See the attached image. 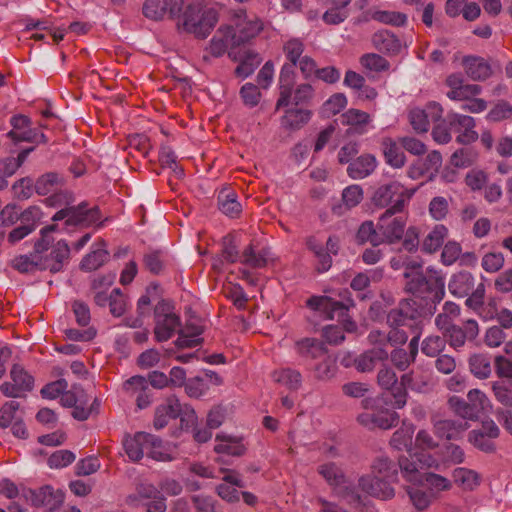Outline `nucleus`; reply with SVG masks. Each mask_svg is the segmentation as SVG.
Instances as JSON below:
<instances>
[{
	"instance_id": "1",
	"label": "nucleus",
	"mask_w": 512,
	"mask_h": 512,
	"mask_svg": "<svg viewBox=\"0 0 512 512\" xmlns=\"http://www.w3.org/2000/svg\"><path fill=\"white\" fill-rule=\"evenodd\" d=\"M407 279L405 289L408 293L428 306L440 303L445 296V278L440 271L427 268L426 272H404Z\"/></svg>"
},
{
	"instance_id": "2",
	"label": "nucleus",
	"mask_w": 512,
	"mask_h": 512,
	"mask_svg": "<svg viewBox=\"0 0 512 512\" xmlns=\"http://www.w3.org/2000/svg\"><path fill=\"white\" fill-rule=\"evenodd\" d=\"M344 295H349V291L345 290ZM306 304L309 308L317 310L325 315L326 319L337 318L343 323L345 331L353 333L357 330V324L348 318L350 307L354 306L353 299L350 296L343 297V300L337 301L328 296H312Z\"/></svg>"
},
{
	"instance_id": "3",
	"label": "nucleus",
	"mask_w": 512,
	"mask_h": 512,
	"mask_svg": "<svg viewBox=\"0 0 512 512\" xmlns=\"http://www.w3.org/2000/svg\"><path fill=\"white\" fill-rule=\"evenodd\" d=\"M54 253L58 259L54 262L49 259H42V256L33 253L31 256L20 255L15 257L11 261V266L21 273L36 270H49L56 273L62 270L64 261L69 258L70 248L67 243H60Z\"/></svg>"
},
{
	"instance_id": "4",
	"label": "nucleus",
	"mask_w": 512,
	"mask_h": 512,
	"mask_svg": "<svg viewBox=\"0 0 512 512\" xmlns=\"http://www.w3.org/2000/svg\"><path fill=\"white\" fill-rule=\"evenodd\" d=\"M414 190L406 189L400 182L392 181L380 185L371 197L372 204L379 209L404 211Z\"/></svg>"
},
{
	"instance_id": "5",
	"label": "nucleus",
	"mask_w": 512,
	"mask_h": 512,
	"mask_svg": "<svg viewBox=\"0 0 512 512\" xmlns=\"http://www.w3.org/2000/svg\"><path fill=\"white\" fill-rule=\"evenodd\" d=\"M217 21L216 11L213 9L202 11L199 3L188 4L183 11V25L185 29L198 38H206Z\"/></svg>"
},
{
	"instance_id": "6",
	"label": "nucleus",
	"mask_w": 512,
	"mask_h": 512,
	"mask_svg": "<svg viewBox=\"0 0 512 512\" xmlns=\"http://www.w3.org/2000/svg\"><path fill=\"white\" fill-rule=\"evenodd\" d=\"M154 335L158 342L169 340L180 329V317L169 301L162 300L154 308Z\"/></svg>"
},
{
	"instance_id": "7",
	"label": "nucleus",
	"mask_w": 512,
	"mask_h": 512,
	"mask_svg": "<svg viewBox=\"0 0 512 512\" xmlns=\"http://www.w3.org/2000/svg\"><path fill=\"white\" fill-rule=\"evenodd\" d=\"M407 216L403 211L385 210L377 221V229L381 233L383 243L395 244L405 233Z\"/></svg>"
},
{
	"instance_id": "8",
	"label": "nucleus",
	"mask_w": 512,
	"mask_h": 512,
	"mask_svg": "<svg viewBox=\"0 0 512 512\" xmlns=\"http://www.w3.org/2000/svg\"><path fill=\"white\" fill-rule=\"evenodd\" d=\"M101 218L100 210L97 206L88 208L86 203L77 206H71L59 210L54 216V221L66 220V225H91Z\"/></svg>"
},
{
	"instance_id": "9",
	"label": "nucleus",
	"mask_w": 512,
	"mask_h": 512,
	"mask_svg": "<svg viewBox=\"0 0 512 512\" xmlns=\"http://www.w3.org/2000/svg\"><path fill=\"white\" fill-rule=\"evenodd\" d=\"M479 325L476 320L468 319L462 325L455 324L446 332L443 338L446 340L451 348L458 351L465 346L466 341H473L479 335Z\"/></svg>"
},
{
	"instance_id": "10",
	"label": "nucleus",
	"mask_w": 512,
	"mask_h": 512,
	"mask_svg": "<svg viewBox=\"0 0 512 512\" xmlns=\"http://www.w3.org/2000/svg\"><path fill=\"white\" fill-rule=\"evenodd\" d=\"M357 420L370 430L376 428L387 430L398 424L399 416L395 411L385 408L366 409L358 415Z\"/></svg>"
},
{
	"instance_id": "11",
	"label": "nucleus",
	"mask_w": 512,
	"mask_h": 512,
	"mask_svg": "<svg viewBox=\"0 0 512 512\" xmlns=\"http://www.w3.org/2000/svg\"><path fill=\"white\" fill-rule=\"evenodd\" d=\"M500 435V429L493 420H485L479 429L468 434V441L477 449L491 453L496 449L494 440Z\"/></svg>"
},
{
	"instance_id": "12",
	"label": "nucleus",
	"mask_w": 512,
	"mask_h": 512,
	"mask_svg": "<svg viewBox=\"0 0 512 512\" xmlns=\"http://www.w3.org/2000/svg\"><path fill=\"white\" fill-rule=\"evenodd\" d=\"M434 434L445 440H459L462 438L463 433L470 428V424L466 421L458 419L441 418L434 415L431 418Z\"/></svg>"
},
{
	"instance_id": "13",
	"label": "nucleus",
	"mask_w": 512,
	"mask_h": 512,
	"mask_svg": "<svg viewBox=\"0 0 512 512\" xmlns=\"http://www.w3.org/2000/svg\"><path fill=\"white\" fill-rule=\"evenodd\" d=\"M158 437L145 432H137L133 436L127 435L123 439L124 450L130 460L136 462L143 458L148 445H157Z\"/></svg>"
},
{
	"instance_id": "14",
	"label": "nucleus",
	"mask_w": 512,
	"mask_h": 512,
	"mask_svg": "<svg viewBox=\"0 0 512 512\" xmlns=\"http://www.w3.org/2000/svg\"><path fill=\"white\" fill-rule=\"evenodd\" d=\"M31 502L34 506L43 507L48 512H59L64 502V493L47 485L31 492Z\"/></svg>"
},
{
	"instance_id": "15",
	"label": "nucleus",
	"mask_w": 512,
	"mask_h": 512,
	"mask_svg": "<svg viewBox=\"0 0 512 512\" xmlns=\"http://www.w3.org/2000/svg\"><path fill=\"white\" fill-rule=\"evenodd\" d=\"M448 124L453 132L459 133L457 142L461 144H470L478 138L474 131L475 121L467 115L450 114L447 116Z\"/></svg>"
},
{
	"instance_id": "16",
	"label": "nucleus",
	"mask_w": 512,
	"mask_h": 512,
	"mask_svg": "<svg viewBox=\"0 0 512 512\" xmlns=\"http://www.w3.org/2000/svg\"><path fill=\"white\" fill-rule=\"evenodd\" d=\"M391 484L385 479L375 477L373 474L362 476L358 481V486L362 491L383 500L394 497L395 491Z\"/></svg>"
},
{
	"instance_id": "17",
	"label": "nucleus",
	"mask_w": 512,
	"mask_h": 512,
	"mask_svg": "<svg viewBox=\"0 0 512 512\" xmlns=\"http://www.w3.org/2000/svg\"><path fill=\"white\" fill-rule=\"evenodd\" d=\"M442 165V156L438 151H432L425 158L415 160L407 170V175L413 180L420 179L427 174L438 172Z\"/></svg>"
},
{
	"instance_id": "18",
	"label": "nucleus",
	"mask_w": 512,
	"mask_h": 512,
	"mask_svg": "<svg viewBox=\"0 0 512 512\" xmlns=\"http://www.w3.org/2000/svg\"><path fill=\"white\" fill-rule=\"evenodd\" d=\"M399 305L405 309L406 313H408V316L410 317V320H412L414 335H416V331L421 332V324L423 319L433 315L435 312L434 305L428 306L414 297L403 299L399 302Z\"/></svg>"
},
{
	"instance_id": "19",
	"label": "nucleus",
	"mask_w": 512,
	"mask_h": 512,
	"mask_svg": "<svg viewBox=\"0 0 512 512\" xmlns=\"http://www.w3.org/2000/svg\"><path fill=\"white\" fill-rule=\"evenodd\" d=\"M228 56L233 61L239 62L234 71L235 75L239 78L250 76L261 62L259 55L250 50H229Z\"/></svg>"
},
{
	"instance_id": "20",
	"label": "nucleus",
	"mask_w": 512,
	"mask_h": 512,
	"mask_svg": "<svg viewBox=\"0 0 512 512\" xmlns=\"http://www.w3.org/2000/svg\"><path fill=\"white\" fill-rule=\"evenodd\" d=\"M420 340V331H416V335L412 337L408 344V351L403 348H396L390 354V360L393 366L399 371H405L412 363L415 362Z\"/></svg>"
},
{
	"instance_id": "21",
	"label": "nucleus",
	"mask_w": 512,
	"mask_h": 512,
	"mask_svg": "<svg viewBox=\"0 0 512 512\" xmlns=\"http://www.w3.org/2000/svg\"><path fill=\"white\" fill-rule=\"evenodd\" d=\"M403 385H407L413 391L424 393L433 386V376L429 369L418 366L401 376Z\"/></svg>"
},
{
	"instance_id": "22",
	"label": "nucleus",
	"mask_w": 512,
	"mask_h": 512,
	"mask_svg": "<svg viewBox=\"0 0 512 512\" xmlns=\"http://www.w3.org/2000/svg\"><path fill=\"white\" fill-rule=\"evenodd\" d=\"M294 85L295 68L293 65H283L279 76V98L276 102V110L287 107L291 103Z\"/></svg>"
},
{
	"instance_id": "23",
	"label": "nucleus",
	"mask_w": 512,
	"mask_h": 512,
	"mask_svg": "<svg viewBox=\"0 0 512 512\" xmlns=\"http://www.w3.org/2000/svg\"><path fill=\"white\" fill-rule=\"evenodd\" d=\"M462 66L466 74L475 81H483L492 75L490 63L483 57L467 55L462 58Z\"/></svg>"
},
{
	"instance_id": "24",
	"label": "nucleus",
	"mask_w": 512,
	"mask_h": 512,
	"mask_svg": "<svg viewBox=\"0 0 512 512\" xmlns=\"http://www.w3.org/2000/svg\"><path fill=\"white\" fill-rule=\"evenodd\" d=\"M237 47L232 35V27L224 26L220 27L213 36L208 51L212 56L220 57L229 50H236Z\"/></svg>"
},
{
	"instance_id": "25",
	"label": "nucleus",
	"mask_w": 512,
	"mask_h": 512,
	"mask_svg": "<svg viewBox=\"0 0 512 512\" xmlns=\"http://www.w3.org/2000/svg\"><path fill=\"white\" fill-rule=\"evenodd\" d=\"M263 29V23L257 17L240 20L236 27H232V35L237 46L249 42Z\"/></svg>"
},
{
	"instance_id": "26",
	"label": "nucleus",
	"mask_w": 512,
	"mask_h": 512,
	"mask_svg": "<svg viewBox=\"0 0 512 512\" xmlns=\"http://www.w3.org/2000/svg\"><path fill=\"white\" fill-rule=\"evenodd\" d=\"M181 404L175 396H169L165 403L158 406L155 411L154 427L159 430L164 428L169 419H175L180 416Z\"/></svg>"
},
{
	"instance_id": "27",
	"label": "nucleus",
	"mask_w": 512,
	"mask_h": 512,
	"mask_svg": "<svg viewBox=\"0 0 512 512\" xmlns=\"http://www.w3.org/2000/svg\"><path fill=\"white\" fill-rule=\"evenodd\" d=\"M448 406L460 421L469 423V421H477L480 418L479 405L471 404L457 396H452L448 399Z\"/></svg>"
},
{
	"instance_id": "28",
	"label": "nucleus",
	"mask_w": 512,
	"mask_h": 512,
	"mask_svg": "<svg viewBox=\"0 0 512 512\" xmlns=\"http://www.w3.org/2000/svg\"><path fill=\"white\" fill-rule=\"evenodd\" d=\"M377 164V159L374 155L363 154L350 162L347 173L353 179H363L375 171Z\"/></svg>"
},
{
	"instance_id": "29",
	"label": "nucleus",
	"mask_w": 512,
	"mask_h": 512,
	"mask_svg": "<svg viewBox=\"0 0 512 512\" xmlns=\"http://www.w3.org/2000/svg\"><path fill=\"white\" fill-rule=\"evenodd\" d=\"M372 44L382 53L396 55L401 51V41L390 31L380 30L373 34Z\"/></svg>"
},
{
	"instance_id": "30",
	"label": "nucleus",
	"mask_w": 512,
	"mask_h": 512,
	"mask_svg": "<svg viewBox=\"0 0 512 512\" xmlns=\"http://www.w3.org/2000/svg\"><path fill=\"white\" fill-rule=\"evenodd\" d=\"M474 285V276L470 272L460 271L452 275L448 289L452 295L461 298L468 296L474 289Z\"/></svg>"
},
{
	"instance_id": "31",
	"label": "nucleus",
	"mask_w": 512,
	"mask_h": 512,
	"mask_svg": "<svg viewBox=\"0 0 512 512\" xmlns=\"http://www.w3.org/2000/svg\"><path fill=\"white\" fill-rule=\"evenodd\" d=\"M105 241L99 240L94 244L93 250L87 254L80 263V269L91 272L100 268L109 259V252L105 249Z\"/></svg>"
},
{
	"instance_id": "32",
	"label": "nucleus",
	"mask_w": 512,
	"mask_h": 512,
	"mask_svg": "<svg viewBox=\"0 0 512 512\" xmlns=\"http://www.w3.org/2000/svg\"><path fill=\"white\" fill-rule=\"evenodd\" d=\"M372 474L380 477L390 483H395L398 479L397 465L387 456L377 457L371 466Z\"/></svg>"
},
{
	"instance_id": "33",
	"label": "nucleus",
	"mask_w": 512,
	"mask_h": 512,
	"mask_svg": "<svg viewBox=\"0 0 512 512\" xmlns=\"http://www.w3.org/2000/svg\"><path fill=\"white\" fill-rule=\"evenodd\" d=\"M389 357L388 352L384 348L369 349L358 355L357 371L371 372L378 361H385Z\"/></svg>"
},
{
	"instance_id": "34",
	"label": "nucleus",
	"mask_w": 512,
	"mask_h": 512,
	"mask_svg": "<svg viewBox=\"0 0 512 512\" xmlns=\"http://www.w3.org/2000/svg\"><path fill=\"white\" fill-rule=\"evenodd\" d=\"M219 209L231 218L238 217L242 211V206L237 200L236 193L229 189H222L218 194Z\"/></svg>"
},
{
	"instance_id": "35",
	"label": "nucleus",
	"mask_w": 512,
	"mask_h": 512,
	"mask_svg": "<svg viewBox=\"0 0 512 512\" xmlns=\"http://www.w3.org/2000/svg\"><path fill=\"white\" fill-rule=\"evenodd\" d=\"M448 236V229L442 225H436L423 239L421 250L428 254L435 253L444 243Z\"/></svg>"
},
{
	"instance_id": "36",
	"label": "nucleus",
	"mask_w": 512,
	"mask_h": 512,
	"mask_svg": "<svg viewBox=\"0 0 512 512\" xmlns=\"http://www.w3.org/2000/svg\"><path fill=\"white\" fill-rule=\"evenodd\" d=\"M341 121L342 124L350 126L354 132L362 134L370 123V115L364 111L352 108L341 115Z\"/></svg>"
},
{
	"instance_id": "37",
	"label": "nucleus",
	"mask_w": 512,
	"mask_h": 512,
	"mask_svg": "<svg viewBox=\"0 0 512 512\" xmlns=\"http://www.w3.org/2000/svg\"><path fill=\"white\" fill-rule=\"evenodd\" d=\"M355 239L359 245H365L369 243L372 246H379L383 243L381 233L378 231L374 222L371 220H366L359 226Z\"/></svg>"
},
{
	"instance_id": "38",
	"label": "nucleus",
	"mask_w": 512,
	"mask_h": 512,
	"mask_svg": "<svg viewBox=\"0 0 512 512\" xmlns=\"http://www.w3.org/2000/svg\"><path fill=\"white\" fill-rule=\"evenodd\" d=\"M273 380L289 390H298L302 384L301 373L289 367L279 368L272 374Z\"/></svg>"
},
{
	"instance_id": "39",
	"label": "nucleus",
	"mask_w": 512,
	"mask_h": 512,
	"mask_svg": "<svg viewBox=\"0 0 512 512\" xmlns=\"http://www.w3.org/2000/svg\"><path fill=\"white\" fill-rule=\"evenodd\" d=\"M268 251L265 248H257L253 244L248 245L241 253L240 263L251 268H262L267 264Z\"/></svg>"
},
{
	"instance_id": "40",
	"label": "nucleus",
	"mask_w": 512,
	"mask_h": 512,
	"mask_svg": "<svg viewBox=\"0 0 512 512\" xmlns=\"http://www.w3.org/2000/svg\"><path fill=\"white\" fill-rule=\"evenodd\" d=\"M64 183L61 175L55 172H48L40 176L34 184V189L39 195H47L59 190Z\"/></svg>"
},
{
	"instance_id": "41",
	"label": "nucleus",
	"mask_w": 512,
	"mask_h": 512,
	"mask_svg": "<svg viewBox=\"0 0 512 512\" xmlns=\"http://www.w3.org/2000/svg\"><path fill=\"white\" fill-rule=\"evenodd\" d=\"M296 350L300 356L310 359L321 358L326 354L323 343L314 338H304L296 342Z\"/></svg>"
},
{
	"instance_id": "42",
	"label": "nucleus",
	"mask_w": 512,
	"mask_h": 512,
	"mask_svg": "<svg viewBox=\"0 0 512 512\" xmlns=\"http://www.w3.org/2000/svg\"><path fill=\"white\" fill-rule=\"evenodd\" d=\"M469 369L479 379H487L492 372L491 358L484 353H476L469 357Z\"/></svg>"
},
{
	"instance_id": "43",
	"label": "nucleus",
	"mask_w": 512,
	"mask_h": 512,
	"mask_svg": "<svg viewBox=\"0 0 512 512\" xmlns=\"http://www.w3.org/2000/svg\"><path fill=\"white\" fill-rule=\"evenodd\" d=\"M310 119V112L304 109H288L281 118V126L287 130L300 129Z\"/></svg>"
},
{
	"instance_id": "44",
	"label": "nucleus",
	"mask_w": 512,
	"mask_h": 512,
	"mask_svg": "<svg viewBox=\"0 0 512 512\" xmlns=\"http://www.w3.org/2000/svg\"><path fill=\"white\" fill-rule=\"evenodd\" d=\"M382 147L385 160L390 166L401 168L405 165L406 156L395 141L390 138L384 139Z\"/></svg>"
},
{
	"instance_id": "45",
	"label": "nucleus",
	"mask_w": 512,
	"mask_h": 512,
	"mask_svg": "<svg viewBox=\"0 0 512 512\" xmlns=\"http://www.w3.org/2000/svg\"><path fill=\"white\" fill-rule=\"evenodd\" d=\"M317 471L335 489L345 483V475L342 469L333 462L319 465Z\"/></svg>"
},
{
	"instance_id": "46",
	"label": "nucleus",
	"mask_w": 512,
	"mask_h": 512,
	"mask_svg": "<svg viewBox=\"0 0 512 512\" xmlns=\"http://www.w3.org/2000/svg\"><path fill=\"white\" fill-rule=\"evenodd\" d=\"M304 50V42L299 38H290L285 41L283 44V53L289 62L284 65H293V68H295L297 62L303 57Z\"/></svg>"
},
{
	"instance_id": "47",
	"label": "nucleus",
	"mask_w": 512,
	"mask_h": 512,
	"mask_svg": "<svg viewBox=\"0 0 512 512\" xmlns=\"http://www.w3.org/2000/svg\"><path fill=\"white\" fill-rule=\"evenodd\" d=\"M7 136L14 142L47 143L48 139L44 133L38 132L30 127L18 132L9 131Z\"/></svg>"
},
{
	"instance_id": "48",
	"label": "nucleus",
	"mask_w": 512,
	"mask_h": 512,
	"mask_svg": "<svg viewBox=\"0 0 512 512\" xmlns=\"http://www.w3.org/2000/svg\"><path fill=\"white\" fill-rule=\"evenodd\" d=\"M446 347V340L439 335H430L426 337L421 344V351L427 357H437Z\"/></svg>"
},
{
	"instance_id": "49",
	"label": "nucleus",
	"mask_w": 512,
	"mask_h": 512,
	"mask_svg": "<svg viewBox=\"0 0 512 512\" xmlns=\"http://www.w3.org/2000/svg\"><path fill=\"white\" fill-rule=\"evenodd\" d=\"M11 380L18 389L23 393L33 388V377L29 375L22 366L15 364L10 371Z\"/></svg>"
},
{
	"instance_id": "50",
	"label": "nucleus",
	"mask_w": 512,
	"mask_h": 512,
	"mask_svg": "<svg viewBox=\"0 0 512 512\" xmlns=\"http://www.w3.org/2000/svg\"><path fill=\"white\" fill-rule=\"evenodd\" d=\"M492 390L498 402L512 408V381L501 380L493 384Z\"/></svg>"
},
{
	"instance_id": "51",
	"label": "nucleus",
	"mask_w": 512,
	"mask_h": 512,
	"mask_svg": "<svg viewBox=\"0 0 512 512\" xmlns=\"http://www.w3.org/2000/svg\"><path fill=\"white\" fill-rule=\"evenodd\" d=\"M484 297H485V285L484 283H479L475 289H473L470 294L468 295V298L465 301V305L472 309L473 311L477 312L480 316L483 315V312L485 309L483 308L484 304Z\"/></svg>"
},
{
	"instance_id": "52",
	"label": "nucleus",
	"mask_w": 512,
	"mask_h": 512,
	"mask_svg": "<svg viewBox=\"0 0 512 512\" xmlns=\"http://www.w3.org/2000/svg\"><path fill=\"white\" fill-rule=\"evenodd\" d=\"M351 0H336L334 4L336 7L327 10L323 15V20L326 24L337 25L343 22L347 18V13L341 11V8H345L349 5Z\"/></svg>"
},
{
	"instance_id": "53",
	"label": "nucleus",
	"mask_w": 512,
	"mask_h": 512,
	"mask_svg": "<svg viewBox=\"0 0 512 512\" xmlns=\"http://www.w3.org/2000/svg\"><path fill=\"white\" fill-rule=\"evenodd\" d=\"M372 18L378 22L393 26H404L407 22V16L398 11H375Z\"/></svg>"
},
{
	"instance_id": "54",
	"label": "nucleus",
	"mask_w": 512,
	"mask_h": 512,
	"mask_svg": "<svg viewBox=\"0 0 512 512\" xmlns=\"http://www.w3.org/2000/svg\"><path fill=\"white\" fill-rule=\"evenodd\" d=\"M360 63L368 70L375 72L387 71L390 67L389 62L379 54L367 53L361 56Z\"/></svg>"
},
{
	"instance_id": "55",
	"label": "nucleus",
	"mask_w": 512,
	"mask_h": 512,
	"mask_svg": "<svg viewBox=\"0 0 512 512\" xmlns=\"http://www.w3.org/2000/svg\"><path fill=\"white\" fill-rule=\"evenodd\" d=\"M167 12L166 0H146L143 5V14L153 20L162 19Z\"/></svg>"
},
{
	"instance_id": "56",
	"label": "nucleus",
	"mask_w": 512,
	"mask_h": 512,
	"mask_svg": "<svg viewBox=\"0 0 512 512\" xmlns=\"http://www.w3.org/2000/svg\"><path fill=\"white\" fill-rule=\"evenodd\" d=\"M398 466L407 481L422 482L423 473L419 471L417 464L414 461L403 456L399 458Z\"/></svg>"
},
{
	"instance_id": "57",
	"label": "nucleus",
	"mask_w": 512,
	"mask_h": 512,
	"mask_svg": "<svg viewBox=\"0 0 512 512\" xmlns=\"http://www.w3.org/2000/svg\"><path fill=\"white\" fill-rule=\"evenodd\" d=\"M412 435L410 427H401L393 433L390 445L397 450L407 449L412 445Z\"/></svg>"
},
{
	"instance_id": "58",
	"label": "nucleus",
	"mask_w": 512,
	"mask_h": 512,
	"mask_svg": "<svg viewBox=\"0 0 512 512\" xmlns=\"http://www.w3.org/2000/svg\"><path fill=\"white\" fill-rule=\"evenodd\" d=\"M143 263L145 268L151 273L159 274L164 269V254L160 250L150 251L144 255Z\"/></svg>"
},
{
	"instance_id": "59",
	"label": "nucleus",
	"mask_w": 512,
	"mask_h": 512,
	"mask_svg": "<svg viewBox=\"0 0 512 512\" xmlns=\"http://www.w3.org/2000/svg\"><path fill=\"white\" fill-rule=\"evenodd\" d=\"M387 323L388 325H396V326H404L408 327L411 333L414 334V327L412 326V320L406 313L405 309L401 307L399 304L396 308L390 310L387 315Z\"/></svg>"
},
{
	"instance_id": "60",
	"label": "nucleus",
	"mask_w": 512,
	"mask_h": 512,
	"mask_svg": "<svg viewBox=\"0 0 512 512\" xmlns=\"http://www.w3.org/2000/svg\"><path fill=\"white\" fill-rule=\"evenodd\" d=\"M371 275L368 273H358L350 283V287L355 291H363L366 289L369 285L371 280L373 281H379L382 279L383 273L380 270H374L370 272Z\"/></svg>"
},
{
	"instance_id": "61",
	"label": "nucleus",
	"mask_w": 512,
	"mask_h": 512,
	"mask_svg": "<svg viewBox=\"0 0 512 512\" xmlns=\"http://www.w3.org/2000/svg\"><path fill=\"white\" fill-rule=\"evenodd\" d=\"M490 307L487 314L484 316L485 319L496 317L499 327L502 329L512 328V311L507 308H502L499 311L495 310V304L489 303Z\"/></svg>"
},
{
	"instance_id": "62",
	"label": "nucleus",
	"mask_w": 512,
	"mask_h": 512,
	"mask_svg": "<svg viewBox=\"0 0 512 512\" xmlns=\"http://www.w3.org/2000/svg\"><path fill=\"white\" fill-rule=\"evenodd\" d=\"M477 154L471 148H461L451 156V164L458 168L468 167L474 163Z\"/></svg>"
},
{
	"instance_id": "63",
	"label": "nucleus",
	"mask_w": 512,
	"mask_h": 512,
	"mask_svg": "<svg viewBox=\"0 0 512 512\" xmlns=\"http://www.w3.org/2000/svg\"><path fill=\"white\" fill-rule=\"evenodd\" d=\"M453 479L456 483L469 489L478 485V474L466 468H456L453 471Z\"/></svg>"
},
{
	"instance_id": "64",
	"label": "nucleus",
	"mask_w": 512,
	"mask_h": 512,
	"mask_svg": "<svg viewBox=\"0 0 512 512\" xmlns=\"http://www.w3.org/2000/svg\"><path fill=\"white\" fill-rule=\"evenodd\" d=\"M42 218V211L37 206H29L23 211H19V219L21 225L30 226L31 230L34 231L37 227L38 222Z\"/></svg>"
}]
</instances>
